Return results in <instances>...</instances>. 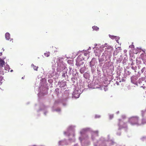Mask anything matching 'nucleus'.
<instances>
[{
	"instance_id": "17",
	"label": "nucleus",
	"mask_w": 146,
	"mask_h": 146,
	"mask_svg": "<svg viewBox=\"0 0 146 146\" xmlns=\"http://www.w3.org/2000/svg\"><path fill=\"white\" fill-rule=\"evenodd\" d=\"M112 37H114V36H112Z\"/></svg>"
},
{
	"instance_id": "10",
	"label": "nucleus",
	"mask_w": 146,
	"mask_h": 146,
	"mask_svg": "<svg viewBox=\"0 0 146 146\" xmlns=\"http://www.w3.org/2000/svg\"><path fill=\"white\" fill-rule=\"evenodd\" d=\"M144 114H146V111H144L143 113V115H144Z\"/></svg>"
},
{
	"instance_id": "9",
	"label": "nucleus",
	"mask_w": 146,
	"mask_h": 146,
	"mask_svg": "<svg viewBox=\"0 0 146 146\" xmlns=\"http://www.w3.org/2000/svg\"><path fill=\"white\" fill-rule=\"evenodd\" d=\"M113 117V115H110V118L111 119H112Z\"/></svg>"
},
{
	"instance_id": "5",
	"label": "nucleus",
	"mask_w": 146,
	"mask_h": 146,
	"mask_svg": "<svg viewBox=\"0 0 146 146\" xmlns=\"http://www.w3.org/2000/svg\"><path fill=\"white\" fill-rule=\"evenodd\" d=\"M5 38L7 40H9L10 39V35L9 33H7L5 34Z\"/></svg>"
},
{
	"instance_id": "12",
	"label": "nucleus",
	"mask_w": 146,
	"mask_h": 146,
	"mask_svg": "<svg viewBox=\"0 0 146 146\" xmlns=\"http://www.w3.org/2000/svg\"><path fill=\"white\" fill-rule=\"evenodd\" d=\"M65 76V74L64 73V74L62 75V76Z\"/></svg>"
},
{
	"instance_id": "14",
	"label": "nucleus",
	"mask_w": 146,
	"mask_h": 146,
	"mask_svg": "<svg viewBox=\"0 0 146 146\" xmlns=\"http://www.w3.org/2000/svg\"><path fill=\"white\" fill-rule=\"evenodd\" d=\"M12 71H13V70H11V72H12Z\"/></svg>"
},
{
	"instance_id": "7",
	"label": "nucleus",
	"mask_w": 146,
	"mask_h": 146,
	"mask_svg": "<svg viewBox=\"0 0 146 146\" xmlns=\"http://www.w3.org/2000/svg\"><path fill=\"white\" fill-rule=\"evenodd\" d=\"M33 67V68L34 70H37V69L38 68V66H35L33 64H32L31 65Z\"/></svg>"
},
{
	"instance_id": "15",
	"label": "nucleus",
	"mask_w": 146,
	"mask_h": 146,
	"mask_svg": "<svg viewBox=\"0 0 146 146\" xmlns=\"http://www.w3.org/2000/svg\"><path fill=\"white\" fill-rule=\"evenodd\" d=\"M110 38H111L110 36Z\"/></svg>"
},
{
	"instance_id": "13",
	"label": "nucleus",
	"mask_w": 146,
	"mask_h": 146,
	"mask_svg": "<svg viewBox=\"0 0 146 146\" xmlns=\"http://www.w3.org/2000/svg\"><path fill=\"white\" fill-rule=\"evenodd\" d=\"M2 83L1 82H0V85H1V84Z\"/></svg>"
},
{
	"instance_id": "1",
	"label": "nucleus",
	"mask_w": 146,
	"mask_h": 146,
	"mask_svg": "<svg viewBox=\"0 0 146 146\" xmlns=\"http://www.w3.org/2000/svg\"><path fill=\"white\" fill-rule=\"evenodd\" d=\"M139 119L137 116H133L129 119V121L132 125L137 124L139 123Z\"/></svg>"
},
{
	"instance_id": "16",
	"label": "nucleus",
	"mask_w": 146,
	"mask_h": 146,
	"mask_svg": "<svg viewBox=\"0 0 146 146\" xmlns=\"http://www.w3.org/2000/svg\"><path fill=\"white\" fill-rule=\"evenodd\" d=\"M109 47H111V46H109Z\"/></svg>"
},
{
	"instance_id": "11",
	"label": "nucleus",
	"mask_w": 146,
	"mask_h": 146,
	"mask_svg": "<svg viewBox=\"0 0 146 146\" xmlns=\"http://www.w3.org/2000/svg\"><path fill=\"white\" fill-rule=\"evenodd\" d=\"M2 55V53L1 52L0 53V56H1Z\"/></svg>"
},
{
	"instance_id": "3",
	"label": "nucleus",
	"mask_w": 146,
	"mask_h": 146,
	"mask_svg": "<svg viewBox=\"0 0 146 146\" xmlns=\"http://www.w3.org/2000/svg\"><path fill=\"white\" fill-rule=\"evenodd\" d=\"M141 58L143 60L144 63L146 62V55L142 54L141 56Z\"/></svg>"
},
{
	"instance_id": "8",
	"label": "nucleus",
	"mask_w": 146,
	"mask_h": 146,
	"mask_svg": "<svg viewBox=\"0 0 146 146\" xmlns=\"http://www.w3.org/2000/svg\"><path fill=\"white\" fill-rule=\"evenodd\" d=\"M92 28L94 30L97 31L99 29V28L97 26H94L92 27Z\"/></svg>"
},
{
	"instance_id": "6",
	"label": "nucleus",
	"mask_w": 146,
	"mask_h": 146,
	"mask_svg": "<svg viewBox=\"0 0 146 146\" xmlns=\"http://www.w3.org/2000/svg\"><path fill=\"white\" fill-rule=\"evenodd\" d=\"M50 52H47L44 53V55L45 56L48 57L50 55Z\"/></svg>"
},
{
	"instance_id": "4",
	"label": "nucleus",
	"mask_w": 146,
	"mask_h": 146,
	"mask_svg": "<svg viewBox=\"0 0 146 146\" xmlns=\"http://www.w3.org/2000/svg\"><path fill=\"white\" fill-rule=\"evenodd\" d=\"M5 64L4 61L0 58V67H3Z\"/></svg>"
},
{
	"instance_id": "2",
	"label": "nucleus",
	"mask_w": 146,
	"mask_h": 146,
	"mask_svg": "<svg viewBox=\"0 0 146 146\" xmlns=\"http://www.w3.org/2000/svg\"><path fill=\"white\" fill-rule=\"evenodd\" d=\"M125 125V123L123 122V121L122 119H119V120L118 125L120 129L123 127Z\"/></svg>"
}]
</instances>
